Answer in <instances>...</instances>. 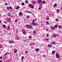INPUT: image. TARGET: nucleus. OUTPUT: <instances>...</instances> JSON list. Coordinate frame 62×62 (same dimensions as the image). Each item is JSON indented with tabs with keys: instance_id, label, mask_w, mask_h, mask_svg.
<instances>
[{
	"instance_id": "nucleus-1",
	"label": "nucleus",
	"mask_w": 62,
	"mask_h": 62,
	"mask_svg": "<svg viewBox=\"0 0 62 62\" xmlns=\"http://www.w3.org/2000/svg\"><path fill=\"white\" fill-rule=\"evenodd\" d=\"M35 20L34 19L32 20L31 24L33 26H37L38 25V24L36 23H35Z\"/></svg>"
},
{
	"instance_id": "nucleus-2",
	"label": "nucleus",
	"mask_w": 62,
	"mask_h": 62,
	"mask_svg": "<svg viewBox=\"0 0 62 62\" xmlns=\"http://www.w3.org/2000/svg\"><path fill=\"white\" fill-rule=\"evenodd\" d=\"M26 26L27 28H29V29H31V28L32 27V26L29 25H26Z\"/></svg>"
},
{
	"instance_id": "nucleus-3",
	"label": "nucleus",
	"mask_w": 62,
	"mask_h": 62,
	"mask_svg": "<svg viewBox=\"0 0 62 62\" xmlns=\"http://www.w3.org/2000/svg\"><path fill=\"white\" fill-rule=\"evenodd\" d=\"M29 8H32V9H34V6H33V5L31 4H30L29 5Z\"/></svg>"
},
{
	"instance_id": "nucleus-4",
	"label": "nucleus",
	"mask_w": 62,
	"mask_h": 62,
	"mask_svg": "<svg viewBox=\"0 0 62 62\" xmlns=\"http://www.w3.org/2000/svg\"><path fill=\"white\" fill-rule=\"evenodd\" d=\"M56 56L57 58L59 59L60 58V55H59V54H56Z\"/></svg>"
},
{
	"instance_id": "nucleus-5",
	"label": "nucleus",
	"mask_w": 62,
	"mask_h": 62,
	"mask_svg": "<svg viewBox=\"0 0 62 62\" xmlns=\"http://www.w3.org/2000/svg\"><path fill=\"white\" fill-rule=\"evenodd\" d=\"M12 7L11 6H10L9 7H7V9H8V10H9V9H10V10H12Z\"/></svg>"
},
{
	"instance_id": "nucleus-6",
	"label": "nucleus",
	"mask_w": 62,
	"mask_h": 62,
	"mask_svg": "<svg viewBox=\"0 0 62 62\" xmlns=\"http://www.w3.org/2000/svg\"><path fill=\"white\" fill-rule=\"evenodd\" d=\"M40 50V49H39V48H37L35 49V52H39Z\"/></svg>"
},
{
	"instance_id": "nucleus-7",
	"label": "nucleus",
	"mask_w": 62,
	"mask_h": 62,
	"mask_svg": "<svg viewBox=\"0 0 62 62\" xmlns=\"http://www.w3.org/2000/svg\"><path fill=\"white\" fill-rule=\"evenodd\" d=\"M19 15L20 16H23V13L22 12H20L19 13Z\"/></svg>"
},
{
	"instance_id": "nucleus-8",
	"label": "nucleus",
	"mask_w": 62,
	"mask_h": 62,
	"mask_svg": "<svg viewBox=\"0 0 62 62\" xmlns=\"http://www.w3.org/2000/svg\"><path fill=\"white\" fill-rule=\"evenodd\" d=\"M50 27L51 29H52V30H54V29H55V28L53 26H51Z\"/></svg>"
},
{
	"instance_id": "nucleus-9",
	"label": "nucleus",
	"mask_w": 62,
	"mask_h": 62,
	"mask_svg": "<svg viewBox=\"0 0 62 62\" xmlns=\"http://www.w3.org/2000/svg\"><path fill=\"white\" fill-rule=\"evenodd\" d=\"M20 8V6H18L15 8V9H19Z\"/></svg>"
},
{
	"instance_id": "nucleus-10",
	"label": "nucleus",
	"mask_w": 62,
	"mask_h": 62,
	"mask_svg": "<svg viewBox=\"0 0 62 62\" xmlns=\"http://www.w3.org/2000/svg\"><path fill=\"white\" fill-rule=\"evenodd\" d=\"M38 3L39 4L41 2V0H37Z\"/></svg>"
},
{
	"instance_id": "nucleus-11",
	"label": "nucleus",
	"mask_w": 62,
	"mask_h": 62,
	"mask_svg": "<svg viewBox=\"0 0 62 62\" xmlns=\"http://www.w3.org/2000/svg\"><path fill=\"white\" fill-rule=\"evenodd\" d=\"M55 51H53L52 52V54H55Z\"/></svg>"
},
{
	"instance_id": "nucleus-12",
	"label": "nucleus",
	"mask_w": 62,
	"mask_h": 62,
	"mask_svg": "<svg viewBox=\"0 0 62 62\" xmlns=\"http://www.w3.org/2000/svg\"><path fill=\"white\" fill-rule=\"evenodd\" d=\"M9 43H14V41H10L9 42Z\"/></svg>"
},
{
	"instance_id": "nucleus-13",
	"label": "nucleus",
	"mask_w": 62,
	"mask_h": 62,
	"mask_svg": "<svg viewBox=\"0 0 62 62\" xmlns=\"http://www.w3.org/2000/svg\"><path fill=\"white\" fill-rule=\"evenodd\" d=\"M58 25L56 24L54 26V27L55 28H57V27H58Z\"/></svg>"
},
{
	"instance_id": "nucleus-14",
	"label": "nucleus",
	"mask_w": 62,
	"mask_h": 62,
	"mask_svg": "<svg viewBox=\"0 0 62 62\" xmlns=\"http://www.w3.org/2000/svg\"><path fill=\"white\" fill-rule=\"evenodd\" d=\"M2 27L4 29H6V25H5V24H4L2 25Z\"/></svg>"
},
{
	"instance_id": "nucleus-15",
	"label": "nucleus",
	"mask_w": 62,
	"mask_h": 62,
	"mask_svg": "<svg viewBox=\"0 0 62 62\" xmlns=\"http://www.w3.org/2000/svg\"><path fill=\"white\" fill-rule=\"evenodd\" d=\"M25 3L26 4H28V1L27 0H26L25 1Z\"/></svg>"
},
{
	"instance_id": "nucleus-16",
	"label": "nucleus",
	"mask_w": 62,
	"mask_h": 62,
	"mask_svg": "<svg viewBox=\"0 0 62 62\" xmlns=\"http://www.w3.org/2000/svg\"><path fill=\"white\" fill-rule=\"evenodd\" d=\"M47 47H48V48H50V47H52V46L51 45H49L47 46Z\"/></svg>"
},
{
	"instance_id": "nucleus-17",
	"label": "nucleus",
	"mask_w": 62,
	"mask_h": 62,
	"mask_svg": "<svg viewBox=\"0 0 62 62\" xmlns=\"http://www.w3.org/2000/svg\"><path fill=\"white\" fill-rule=\"evenodd\" d=\"M46 25H49V23L48 22H46Z\"/></svg>"
},
{
	"instance_id": "nucleus-18",
	"label": "nucleus",
	"mask_w": 62,
	"mask_h": 62,
	"mask_svg": "<svg viewBox=\"0 0 62 62\" xmlns=\"http://www.w3.org/2000/svg\"><path fill=\"white\" fill-rule=\"evenodd\" d=\"M45 3H46L45 1V0H44L43 1L42 3L43 4H45Z\"/></svg>"
},
{
	"instance_id": "nucleus-19",
	"label": "nucleus",
	"mask_w": 62,
	"mask_h": 62,
	"mask_svg": "<svg viewBox=\"0 0 62 62\" xmlns=\"http://www.w3.org/2000/svg\"><path fill=\"white\" fill-rule=\"evenodd\" d=\"M53 37H54V38H55V37H56V34H54L53 35Z\"/></svg>"
},
{
	"instance_id": "nucleus-20",
	"label": "nucleus",
	"mask_w": 62,
	"mask_h": 62,
	"mask_svg": "<svg viewBox=\"0 0 62 62\" xmlns=\"http://www.w3.org/2000/svg\"><path fill=\"white\" fill-rule=\"evenodd\" d=\"M56 6H57V4H55L54 5V7H56Z\"/></svg>"
},
{
	"instance_id": "nucleus-21",
	"label": "nucleus",
	"mask_w": 62,
	"mask_h": 62,
	"mask_svg": "<svg viewBox=\"0 0 62 62\" xmlns=\"http://www.w3.org/2000/svg\"><path fill=\"white\" fill-rule=\"evenodd\" d=\"M23 34H24V35H25L26 34V32L25 31H23Z\"/></svg>"
},
{
	"instance_id": "nucleus-22",
	"label": "nucleus",
	"mask_w": 62,
	"mask_h": 62,
	"mask_svg": "<svg viewBox=\"0 0 62 62\" xmlns=\"http://www.w3.org/2000/svg\"><path fill=\"white\" fill-rule=\"evenodd\" d=\"M33 33L34 34H36V31H33Z\"/></svg>"
},
{
	"instance_id": "nucleus-23",
	"label": "nucleus",
	"mask_w": 62,
	"mask_h": 62,
	"mask_svg": "<svg viewBox=\"0 0 62 62\" xmlns=\"http://www.w3.org/2000/svg\"><path fill=\"white\" fill-rule=\"evenodd\" d=\"M14 52L15 53V54H16V53H17V50H15V51H14Z\"/></svg>"
},
{
	"instance_id": "nucleus-24",
	"label": "nucleus",
	"mask_w": 62,
	"mask_h": 62,
	"mask_svg": "<svg viewBox=\"0 0 62 62\" xmlns=\"http://www.w3.org/2000/svg\"><path fill=\"white\" fill-rule=\"evenodd\" d=\"M7 15L8 16H11V14H7Z\"/></svg>"
},
{
	"instance_id": "nucleus-25",
	"label": "nucleus",
	"mask_w": 62,
	"mask_h": 62,
	"mask_svg": "<svg viewBox=\"0 0 62 62\" xmlns=\"http://www.w3.org/2000/svg\"><path fill=\"white\" fill-rule=\"evenodd\" d=\"M10 26H8V30H9V29H10Z\"/></svg>"
},
{
	"instance_id": "nucleus-26",
	"label": "nucleus",
	"mask_w": 62,
	"mask_h": 62,
	"mask_svg": "<svg viewBox=\"0 0 62 62\" xmlns=\"http://www.w3.org/2000/svg\"><path fill=\"white\" fill-rule=\"evenodd\" d=\"M21 5L22 6H24V3H22L21 4Z\"/></svg>"
},
{
	"instance_id": "nucleus-27",
	"label": "nucleus",
	"mask_w": 62,
	"mask_h": 62,
	"mask_svg": "<svg viewBox=\"0 0 62 62\" xmlns=\"http://www.w3.org/2000/svg\"><path fill=\"white\" fill-rule=\"evenodd\" d=\"M57 11L58 13H59V9H57Z\"/></svg>"
},
{
	"instance_id": "nucleus-28",
	"label": "nucleus",
	"mask_w": 62,
	"mask_h": 62,
	"mask_svg": "<svg viewBox=\"0 0 62 62\" xmlns=\"http://www.w3.org/2000/svg\"><path fill=\"white\" fill-rule=\"evenodd\" d=\"M8 58V56H6L5 57V59H7V58Z\"/></svg>"
},
{
	"instance_id": "nucleus-29",
	"label": "nucleus",
	"mask_w": 62,
	"mask_h": 62,
	"mask_svg": "<svg viewBox=\"0 0 62 62\" xmlns=\"http://www.w3.org/2000/svg\"><path fill=\"white\" fill-rule=\"evenodd\" d=\"M29 18H30V17H29V16H27V19H29Z\"/></svg>"
},
{
	"instance_id": "nucleus-30",
	"label": "nucleus",
	"mask_w": 62,
	"mask_h": 62,
	"mask_svg": "<svg viewBox=\"0 0 62 62\" xmlns=\"http://www.w3.org/2000/svg\"><path fill=\"white\" fill-rule=\"evenodd\" d=\"M25 54H28V51H26L25 52Z\"/></svg>"
},
{
	"instance_id": "nucleus-31",
	"label": "nucleus",
	"mask_w": 62,
	"mask_h": 62,
	"mask_svg": "<svg viewBox=\"0 0 62 62\" xmlns=\"http://www.w3.org/2000/svg\"><path fill=\"white\" fill-rule=\"evenodd\" d=\"M61 27V25H59L58 26V28H60Z\"/></svg>"
},
{
	"instance_id": "nucleus-32",
	"label": "nucleus",
	"mask_w": 62,
	"mask_h": 62,
	"mask_svg": "<svg viewBox=\"0 0 62 62\" xmlns=\"http://www.w3.org/2000/svg\"><path fill=\"white\" fill-rule=\"evenodd\" d=\"M29 38H30V39H31V38H32V36H30L29 37Z\"/></svg>"
},
{
	"instance_id": "nucleus-33",
	"label": "nucleus",
	"mask_w": 62,
	"mask_h": 62,
	"mask_svg": "<svg viewBox=\"0 0 62 62\" xmlns=\"http://www.w3.org/2000/svg\"><path fill=\"white\" fill-rule=\"evenodd\" d=\"M17 21H18V19H16V20L15 21V23H16V22H17Z\"/></svg>"
},
{
	"instance_id": "nucleus-34",
	"label": "nucleus",
	"mask_w": 62,
	"mask_h": 62,
	"mask_svg": "<svg viewBox=\"0 0 62 62\" xmlns=\"http://www.w3.org/2000/svg\"><path fill=\"white\" fill-rule=\"evenodd\" d=\"M27 13H30L31 12L30 11H28L27 12Z\"/></svg>"
},
{
	"instance_id": "nucleus-35",
	"label": "nucleus",
	"mask_w": 62,
	"mask_h": 62,
	"mask_svg": "<svg viewBox=\"0 0 62 62\" xmlns=\"http://www.w3.org/2000/svg\"><path fill=\"white\" fill-rule=\"evenodd\" d=\"M36 1H33V4H36Z\"/></svg>"
},
{
	"instance_id": "nucleus-36",
	"label": "nucleus",
	"mask_w": 62,
	"mask_h": 62,
	"mask_svg": "<svg viewBox=\"0 0 62 62\" xmlns=\"http://www.w3.org/2000/svg\"><path fill=\"white\" fill-rule=\"evenodd\" d=\"M5 6H8V4L7 3V2H6L5 3Z\"/></svg>"
},
{
	"instance_id": "nucleus-37",
	"label": "nucleus",
	"mask_w": 62,
	"mask_h": 62,
	"mask_svg": "<svg viewBox=\"0 0 62 62\" xmlns=\"http://www.w3.org/2000/svg\"><path fill=\"white\" fill-rule=\"evenodd\" d=\"M47 40V41H48L49 40V39L47 38L46 40Z\"/></svg>"
},
{
	"instance_id": "nucleus-38",
	"label": "nucleus",
	"mask_w": 62,
	"mask_h": 62,
	"mask_svg": "<svg viewBox=\"0 0 62 62\" xmlns=\"http://www.w3.org/2000/svg\"><path fill=\"white\" fill-rule=\"evenodd\" d=\"M52 43L53 44H55V43L54 42H52Z\"/></svg>"
},
{
	"instance_id": "nucleus-39",
	"label": "nucleus",
	"mask_w": 62,
	"mask_h": 62,
	"mask_svg": "<svg viewBox=\"0 0 62 62\" xmlns=\"http://www.w3.org/2000/svg\"><path fill=\"white\" fill-rule=\"evenodd\" d=\"M49 34H47L46 35V37H49Z\"/></svg>"
},
{
	"instance_id": "nucleus-40",
	"label": "nucleus",
	"mask_w": 62,
	"mask_h": 62,
	"mask_svg": "<svg viewBox=\"0 0 62 62\" xmlns=\"http://www.w3.org/2000/svg\"><path fill=\"white\" fill-rule=\"evenodd\" d=\"M22 59H24V56H23L22 57Z\"/></svg>"
},
{
	"instance_id": "nucleus-41",
	"label": "nucleus",
	"mask_w": 62,
	"mask_h": 62,
	"mask_svg": "<svg viewBox=\"0 0 62 62\" xmlns=\"http://www.w3.org/2000/svg\"><path fill=\"white\" fill-rule=\"evenodd\" d=\"M56 21H57V22H58V21L59 20H58V19H57V18H56Z\"/></svg>"
},
{
	"instance_id": "nucleus-42",
	"label": "nucleus",
	"mask_w": 62,
	"mask_h": 62,
	"mask_svg": "<svg viewBox=\"0 0 62 62\" xmlns=\"http://www.w3.org/2000/svg\"><path fill=\"white\" fill-rule=\"evenodd\" d=\"M0 59H3V58H2V57H0Z\"/></svg>"
},
{
	"instance_id": "nucleus-43",
	"label": "nucleus",
	"mask_w": 62,
	"mask_h": 62,
	"mask_svg": "<svg viewBox=\"0 0 62 62\" xmlns=\"http://www.w3.org/2000/svg\"><path fill=\"white\" fill-rule=\"evenodd\" d=\"M24 29H22V30L21 31L22 32H23V31H24Z\"/></svg>"
},
{
	"instance_id": "nucleus-44",
	"label": "nucleus",
	"mask_w": 62,
	"mask_h": 62,
	"mask_svg": "<svg viewBox=\"0 0 62 62\" xmlns=\"http://www.w3.org/2000/svg\"><path fill=\"white\" fill-rule=\"evenodd\" d=\"M17 40H19V37H18L17 38Z\"/></svg>"
},
{
	"instance_id": "nucleus-45",
	"label": "nucleus",
	"mask_w": 62,
	"mask_h": 62,
	"mask_svg": "<svg viewBox=\"0 0 62 62\" xmlns=\"http://www.w3.org/2000/svg\"><path fill=\"white\" fill-rule=\"evenodd\" d=\"M7 54H8L7 53H6L5 54H4V55L5 56V55H7Z\"/></svg>"
},
{
	"instance_id": "nucleus-46",
	"label": "nucleus",
	"mask_w": 62,
	"mask_h": 62,
	"mask_svg": "<svg viewBox=\"0 0 62 62\" xmlns=\"http://www.w3.org/2000/svg\"><path fill=\"white\" fill-rule=\"evenodd\" d=\"M43 56H44V58H45V57H46V56L45 55H44Z\"/></svg>"
},
{
	"instance_id": "nucleus-47",
	"label": "nucleus",
	"mask_w": 62,
	"mask_h": 62,
	"mask_svg": "<svg viewBox=\"0 0 62 62\" xmlns=\"http://www.w3.org/2000/svg\"><path fill=\"white\" fill-rule=\"evenodd\" d=\"M38 9H39V10H41V8H38Z\"/></svg>"
},
{
	"instance_id": "nucleus-48",
	"label": "nucleus",
	"mask_w": 62,
	"mask_h": 62,
	"mask_svg": "<svg viewBox=\"0 0 62 62\" xmlns=\"http://www.w3.org/2000/svg\"><path fill=\"white\" fill-rule=\"evenodd\" d=\"M9 21H11V19L10 18H9Z\"/></svg>"
},
{
	"instance_id": "nucleus-49",
	"label": "nucleus",
	"mask_w": 62,
	"mask_h": 62,
	"mask_svg": "<svg viewBox=\"0 0 62 62\" xmlns=\"http://www.w3.org/2000/svg\"><path fill=\"white\" fill-rule=\"evenodd\" d=\"M4 23L6 24V23H7L6 21H5Z\"/></svg>"
},
{
	"instance_id": "nucleus-50",
	"label": "nucleus",
	"mask_w": 62,
	"mask_h": 62,
	"mask_svg": "<svg viewBox=\"0 0 62 62\" xmlns=\"http://www.w3.org/2000/svg\"><path fill=\"white\" fill-rule=\"evenodd\" d=\"M47 20H49V19L48 18H47V19H46Z\"/></svg>"
},
{
	"instance_id": "nucleus-51",
	"label": "nucleus",
	"mask_w": 62,
	"mask_h": 62,
	"mask_svg": "<svg viewBox=\"0 0 62 62\" xmlns=\"http://www.w3.org/2000/svg\"><path fill=\"white\" fill-rule=\"evenodd\" d=\"M46 31H48V30L47 29H46Z\"/></svg>"
},
{
	"instance_id": "nucleus-52",
	"label": "nucleus",
	"mask_w": 62,
	"mask_h": 62,
	"mask_svg": "<svg viewBox=\"0 0 62 62\" xmlns=\"http://www.w3.org/2000/svg\"><path fill=\"white\" fill-rule=\"evenodd\" d=\"M0 48H2V46H0Z\"/></svg>"
},
{
	"instance_id": "nucleus-53",
	"label": "nucleus",
	"mask_w": 62,
	"mask_h": 62,
	"mask_svg": "<svg viewBox=\"0 0 62 62\" xmlns=\"http://www.w3.org/2000/svg\"><path fill=\"white\" fill-rule=\"evenodd\" d=\"M0 23H2V21L0 20Z\"/></svg>"
},
{
	"instance_id": "nucleus-54",
	"label": "nucleus",
	"mask_w": 62,
	"mask_h": 62,
	"mask_svg": "<svg viewBox=\"0 0 62 62\" xmlns=\"http://www.w3.org/2000/svg\"><path fill=\"white\" fill-rule=\"evenodd\" d=\"M0 62H3V61L2 60H0Z\"/></svg>"
},
{
	"instance_id": "nucleus-55",
	"label": "nucleus",
	"mask_w": 62,
	"mask_h": 62,
	"mask_svg": "<svg viewBox=\"0 0 62 62\" xmlns=\"http://www.w3.org/2000/svg\"><path fill=\"white\" fill-rule=\"evenodd\" d=\"M61 9L62 10V8L61 7Z\"/></svg>"
},
{
	"instance_id": "nucleus-56",
	"label": "nucleus",
	"mask_w": 62,
	"mask_h": 62,
	"mask_svg": "<svg viewBox=\"0 0 62 62\" xmlns=\"http://www.w3.org/2000/svg\"><path fill=\"white\" fill-rule=\"evenodd\" d=\"M23 61V59H21Z\"/></svg>"
}]
</instances>
